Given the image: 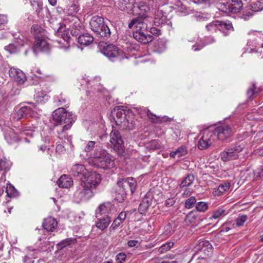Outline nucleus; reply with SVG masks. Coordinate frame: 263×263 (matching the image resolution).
<instances>
[{"instance_id":"2","label":"nucleus","mask_w":263,"mask_h":263,"mask_svg":"<svg viewBox=\"0 0 263 263\" xmlns=\"http://www.w3.org/2000/svg\"><path fill=\"white\" fill-rule=\"evenodd\" d=\"M89 25L91 30L96 34L97 37L101 38L103 40L110 37V29L105 23L102 17L93 16L90 20Z\"/></svg>"},{"instance_id":"64","label":"nucleus","mask_w":263,"mask_h":263,"mask_svg":"<svg viewBox=\"0 0 263 263\" xmlns=\"http://www.w3.org/2000/svg\"><path fill=\"white\" fill-rule=\"evenodd\" d=\"M62 37L63 39V40L65 41H66L67 42V44L69 43V42L70 40V37L68 33L66 31L64 32L62 34Z\"/></svg>"},{"instance_id":"31","label":"nucleus","mask_w":263,"mask_h":263,"mask_svg":"<svg viewBox=\"0 0 263 263\" xmlns=\"http://www.w3.org/2000/svg\"><path fill=\"white\" fill-rule=\"evenodd\" d=\"M135 127L136 121L132 112L130 115H128V118L123 123L121 128L124 130H133L135 128Z\"/></svg>"},{"instance_id":"61","label":"nucleus","mask_w":263,"mask_h":263,"mask_svg":"<svg viewBox=\"0 0 263 263\" xmlns=\"http://www.w3.org/2000/svg\"><path fill=\"white\" fill-rule=\"evenodd\" d=\"M7 17L5 15L0 14V30L2 29V26L7 22Z\"/></svg>"},{"instance_id":"39","label":"nucleus","mask_w":263,"mask_h":263,"mask_svg":"<svg viewBox=\"0 0 263 263\" xmlns=\"http://www.w3.org/2000/svg\"><path fill=\"white\" fill-rule=\"evenodd\" d=\"M6 192L7 194V196L10 198L16 197L18 195V192L17 191L12 184L10 183L7 184Z\"/></svg>"},{"instance_id":"36","label":"nucleus","mask_w":263,"mask_h":263,"mask_svg":"<svg viewBox=\"0 0 263 263\" xmlns=\"http://www.w3.org/2000/svg\"><path fill=\"white\" fill-rule=\"evenodd\" d=\"M256 5V4H253L251 5V8L248 9L243 12L240 16V17L243 19L245 21L249 20L254 15L255 12H257L260 10L259 8H256L255 7Z\"/></svg>"},{"instance_id":"1","label":"nucleus","mask_w":263,"mask_h":263,"mask_svg":"<svg viewBox=\"0 0 263 263\" xmlns=\"http://www.w3.org/2000/svg\"><path fill=\"white\" fill-rule=\"evenodd\" d=\"M148 15L145 14H140L136 17H134L128 23L129 29L135 28L136 30L133 32V37L138 42L146 44L152 42L154 37L144 32L147 29V22L148 19Z\"/></svg>"},{"instance_id":"60","label":"nucleus","mask_w":263,"mask_h":263,"mask_svg":"<svg viewBox=\"0 0 263 263\" xmlns=\"http://www.w3.org/2000/svg\"><path fill=\"white\" fill-rule=\"evenodd\" d=\"M149 32L155 35H159L161 34V31L160 29L156 27H151L149 29Z\"/></svg>"},{"instance_id":"14","label":"nucleus","mask_w":263,"mask_h":263,"mask_svg":"<svg viewBox=\"0 0 263 263\" xmlns=\"http://www.w3.org/2000/svg\"><path fill=\"white\" fill-rule=\"evenodd\" d=\"M117 184L118 187H119V191L122 190L127 194L130 192L131 195L135 192L137 186V181L133 178L130 177L121 179L117 182Z\"/></svg>"},{"instance_id":"10","label":"nucleus","mask_w":263,"mask_h":263,"mask_svg":"<svg viewBox=\"0 0 263 263\" xmlns=\"http://www.w3.org/2000/svg\"><path fill=\"white\" fill-rule=\"evenodd\" d=\"M94 196L93 190L80 183V185L74 194L76 202L87 201Z\"/></svg>"},{"instance_id":"15","label":"nucleus","mask_w":263,"mask_h":263,"mask_svg":"<svg viewBox=\"0 0 263 263\" xmlns=\"http://www.w3.org/2000/svg\"><path fill=\"white\" fill-rule=\"evenodd\" d=\"M29 105L23 106L21 107L15 114L14 118L17 120H20L23 118L33 117L35 116L36 111L35 106L33 104L28 103Z\"/></svg>"},{"instance_id":"20","label":"nucleus","mask_w":263,"mask_h":263,"mask_svg":"<svg viewBox=\"0 0 263 263\" xmlns=\"http://www.w3.org/2000/svg\"><path fill=\"white\" fill-rule=\"evenodd\" d=\"M71 126L72 125H55L58 137L61 140L70 141L71 136L68 135V133Z\"/></svg>"},{"instance_id":"7","label":"nucleus","mask_w":263,"mask_h":263,"mask_svg":"<svg viewBox=\"0 0 263 263\" xmlns=\"http://www.w3.org/2000/svg\"><path fill=\"white\" fill-rule=\"evenodd\" d=\"M235 132L233 125L223 123L216 126L212 133L213 136H216L219 140L224 141L230 138Z\"/></svg>"},{"instance_id":"40","label":"nucleus","mask_w":263,"mask_h":263,"mask_svg":"<svg viewBox=\"0 0 263 263\" xmlns=\"http://www.w3.org/2000/svg\"><path fill=\"white\" fill-rule=\"evenodd\" d=\"M37 251L34 249L31 252H29L23 258V262L24 263H34V259L37 258V256L35 254Z\"/></svg>"},{"instance_id":"50","label":"nucleus","mask_w":263,"mask_h":263,"mask_svg":"<svg viewBox=\"0 0 263 263\" xmlns=\"http://www.w3.org/2000/svg\"><path fill=\"white\" fill-rule=\"evenodd\" d=\"M174 246V243L173 242H169L163 244L160 248L159 251L161 253H163L165 251L170 250L172 247Z\"/></svg>"},{"instance_id":"43","label":"nucleus","mask_w":263,"mask_h":263,"mask_svg":"<svg viewBox=\"0 0 263 263\" xmlns=\"http://www.w3.org/2000/svg\"><path fill=\"white\" fill-rule=\"evenodd\" d=\"M22 46L23 45L20 46H17L14 44H10L8 46H6L5 47V49L6 51H8L11 54L16 53L20 52L21 48L22 47Z\"/></svg>"},{"instance_id":"25","label":"nucleus","mask_w":263,"mask_h":263,"mask_svg":"<svg viewBox=\"0 0 263 263\" xmlns=\"http://www.w3.org/2000/svg\"><path fill=\"white\" fill-rule=\"evenodd\" d=\"M96 217L97 221L96 223V226L101 231L106 229L111 222V216L109 215H96Z\"/></svg>"},{"instance_id":"28","label":"nucleus","mask_w":263,"mask_h":263,"mask_svg":"<svg viewBox=\"0 0 263 263\" xmlns=\"http://www.w3.org/2000/svg\"><path fill=\"white\" fill-rule=\"evenodd\" d=\"M218 30L221 31L224 35H228L230 31H233L232 23L229 21H221L218 20Z\"/></svg>"},{"instance_id":"45","label":"nucleus","mask_w":263,"mask_h":263,"mask_svg":"<svg viewBox=\"0 0 263 263\" xmlns=\"http://www.w3.org/2000/svg\"><path fill=\"white\" fill-rule=\"evenodd\" d=\"M72 241V238H66L65 239L62 240L61 242L57 244L58 249L62 250L65 247L69 246Z\"/></svg>"},{"instance_id":"13","label":"nucleus","mask_w":263,"mask_h":263,"mask_svg":"<svg viewBox=\"0 0 263 263\" xmlns=\"http://www.w3.org/2000/svg\"><path fill=\"white\" fill-rule=\"evenodd\" d=\"M156 204V201L154 198L153 191H149L144 195L138 208V212L141 214H145L148 208Z\"/></svg>"},{"instance_id":"62","label":"nucleus","mask_w":263,"mask_h":263,"mask_svg":"<svg viewBox=\"0 0 263 263\" xmlns=\"http://www.w3.org/2000/svg\"><path fill=\"white\" fill-rule=\"evenodd\" d=\"M8 168V164L6 161L0 160V170H6Z\"/></svg>"},{"instance_id":"52","label":"nucleus","mask_w":263,"mask_h":263,"mask_svg":"<svg viewBox=\"0 0 263 263\" xmlns=\"http://www.w3.org/2000/svg\"><path fill=\"white\" fill-rule=\"evenodd\" d=\"M196 218V215L192 212H190L186 216L185 221L187 223L194 222Z\"/></svg>"},{"instance_id":"4","label":"nucleus","mask_w":263,"mask_h":263,"mask_svg":"<svg viewBox=\"0 0 263 263\" xmlns=\"http://www.w3.org/2000/svg\"><path fill=\"white\" fill-rule=\"evenodd\" d=\"M52 117L55 125H72L74 121V116L72 112L67 111L63 107L55 110L53 112Z\"/></svg>"},{"instance_id":"57","label":"nucleus","mask_w":263,"mask_h":263,"mask_svg":"<svg viewBox=\"0 0 263 263\" xmlns=\"http://www.w3.org/2000/svg\"><path fill=\"white\" fill-rule=\"evenodd\" d=\"M255 89H256L255 85L254 84H253L252 87L249 88L248 89L247 92V95L248 98H250L252 97L255 94V93H256L255 91Z\"/></svg>"},{"instance_id":"26","label":"nucleus","mask_w":263,"mask_h":263,"mask_svg":"<svg viewBox=\"0 0 263 263\" xmlns=\"http://www.w3.org/2000/svg\"><path fill=\"white\" fill-rule=\"evenodd\" d=\"M112 211L114 208L109 203H104L99 206L96 211V215H101V216L109 215L111 216Z\"/></svg>"},{"instance_id":"19","label":"nucleus","mask_w":263,"mask_h":263,"mask_svg":"<svg viewBox=\"0 0 263 263\" xmlns=\"http://www.w3.org/2000/svg\"><path fill=\"white\" fill-rule=\"evenodd\" d=\"M103 149H104L100 146L99 143L92 141H88L84 148V151L87 154L89 153L88 156H89L91 159L96 157L97 153L100 154Z\"/></svg>"},{"instance_id":"33","label":"nucleus","mask_w":263,"mask_h":263,"mask_svg":"<svg viewBox=\"0 0 263 263\" xmlns=\"http://www.w3.org/2000/svg\"><path fill=\"white\" fill-rule=\"evenodd\" d=\"M94 37L89 33H83L79 36L78 42L81 45H89L93 42Z\"/></svg>"},{"instance_id":"34","label":"nucleus","mask_w":263,"mask_h":263,"mask_svg":"<svg viewBox=\"0 0 263 263\" xmlns=\"http://www.w3.org/2000/svg\"><path fill=\"white\" fill-rule=\"evenodd\" d=\"M230 182H224L220 184L218 187L213 189V194L214 196H219L228 191L230 187Z\"/></svg>"},{"instance_id":"55","label":"nucleus","mask_w":263,"mask_h":263,"mask_svg":"<svg viewBox=\"0 0 263 263\" xmlns=\"http://www.w3.org/2000/svg\"><path fill=\"white\" fill-rule=\"evenodd\" d=\"M81 27L79 26L78 27H76V28H73L71 30L70 33L73 36H79L81 33Z\"/></svg>"},{"instance_id":"22","label":"nucleus","mask_w":263,"mask_h":263,"mask_svg":"<svg viewBox=\"0 0 263 263\" xmlns=\"http://www.w3.org/2000/svg\"><path fill=\"white\" fill-rule=\"evenodd\" d=\"M4 137L7 142L12 144L18 142L20 140V136L10 127L4 128Z\"/></svg>"},{"instance_id":"17","label":"nucleus","mask_w":263,"mask_h":263,"mask_svg":"<svg viewBox=\"0 0 263 263\" xmlns=\"http://www.w3.org/2000/svg\"><path fill=\"white\" fill-rule=\"evenodd\" d=\"M35 40L33 43V50L36 53L39 51L48 52L50 50V45L43 37L35 36Z\"/></svg>"},{"instance_id":"54","label":"nucleus","mask_w":263,"mask_h":263,"mask_svg":"<svg viewBox=\"0 0 263 263\" xmlns=\"http://www.w3.org/2000/svg\"><path fill=\"white\" fill-rule=\"evenodd\" d=\"M177 153V157H180L181 156H184L187 153V151L185 146H181L178 148L176 150Z\"/></svg>"},{"instance_id":"3","label":"nucleus","mask_w":263,"mask_h":263,"mask_svg":"<svg viewBox=\"0 0 263 263\" xmlns=\"http://www.w3.org/2000/svg\"><path fill=\"white\" fill-rule=\"evenodd\" d=\"M96 154V157L91 159L92 165L103 170H109L115 166L114 159L105 149Z\"/></svg>"},{"instance_id":"56","label":"nucleus","mask_w":263,"mask_h":263,"mask_svg":"<svg viewBox=\"0 0 263 263\" xmlns=\"http://www.w3.org/2000/svg\"><path fill=\"white\" fill-rule=\"evenodd\" d=\"M247 216L245 215L239 217L236 220V224L238 226H241L247 220Z\"/></svg>"},{"instance_id":"18","label":"nucleus","mask_w":263,"mask_h":263,"mask_svg":"<svg viewBox=\"0 0 263 263\" xmlns=\"http://www.w3.org/2000/svg\"><path fill=\"white\" fill-rule=\"evenodd\" d=\"M213 133L212 132L208 131L204 133L202 137L199 140L198 143V147L200 150H203L209 147L214 142Z\"/></svg>"},{"instance_id":"9","label":"nucleus","mask_w":263,"mask_h":263,"mask_svg":"<svg viewBox=\"0 0 263 263\" xmlns=\"http://www.w3.org/2000/svg\"><path fill=\"white\" fill-rule=\"evenodd\" d=\"M101 180L102 178L100 174L95 171H87L85 175L82 178L81 183L95 190L100 183Z\"/></svg>"},{"instance_id":"42","label":"nucleus","mask_w":263,"mask_h":263,"mask_svg":"<svg viewBox=\"0 0 263 263\" xmlns=\"http://www.w3.org/2000/svg\"><path fill=\"white\" fill-rule=\"evenodd\" d=\"M127 193L124 190H121L119 191V187L117 186L116 191V199L120 203L123 202L126 198Z\"/></svg>"},{"instance_id":"6","label":"nucleus","mask_w":263,"mask_h":263,"mask_svg":"<svg viewBox=\"0 0 263 263\" xmlns=\"http://www.w3.org/2000/svg\"><path fill=\"white\" fill-rule=\"evenodd\" d=\"M244 148V145L240 142L231 145V146L221 152L220 157L223 162L230 161L237 159L239 153Z\"/></svg>"},{"instance_id":"53","label":"nucleus","mask_w":263,"mask_h":263,"mask_svg":"<svg viewBox=\"0 0 263 263\" xmlns=\"http://www.w3.org/2000/svg\"><path fill=\"white\" fill-rule=\"evenodd\" d=\"M126 259V255L124 253H120L116 256V261L118 263H123Z\"/></svg>"},{"instance_id":"49","label":"nucleus","mask_w":263,"mask_h":263,"mask_svg":"<svg viewBox=\"0 0 263 263\" xmlns=\"http://www.w3.org/2000/svg\"><path fill=\"white\" fill-rule=\"evenodd\" d=\"M226 211L222 208H218L213 212L212 218L217 219L222 215H225Z\"/></svg>"},{"instance_id":"38","label":"nucleus","mask_w":263,"mask_h":263,"mask_svg":"<svg viewBox=\"0 0 263 263\" xmlns=\"http://www.w3.org/2000/svg\"><path fill=\"white\" fill-rule=\"evenodd\" d=\"M195 179L194 176L192 174H187L180 184V187L190 186Z\"/></svg>"},{"instance_id":"21","label":"nucleus","mask_w":263,"mask_h":263,"mask_svg":"<svg viewBox=\"0 0 263 263\" xmlns=\"http://www.w3.org/2000/svg\"><path fill=\"white\" fill-rule=\"evenodd\" d=\"M9 73L10 77L17 82L19 85L23 84L27 80L26 75L20 69L11 68L9 71Z\"/></svg>"},{"instance_id":"8","label":"nucleus","mask_w":263,"mask_h":263,"mask_svg":"<svg viewBox=\"0 0 263 263\" xmlns=\"http://www.w3.org/2000/svg\"><path fill=\"white\" fill-rule=\"evenodd\" d=\"M110 144L111 147L116 152L118 155H122L124 153V146L123 140L120 132L113 129L110 134Z\"/></svg>"},{"instance_id":"44","label":"nucleus","mask_w":263,"mask_h":263,"mask_svg":"<svg viewBox=\"0 0 263 263\" xmlns=\"http://www.w3.org/2000/svg\"><path fill=\"white\" fill-rule=\"evenodd\" d=\"M147 147L151 150H156L161 149L162 146L157 140H153L147 144Z\"/></svg>"},{"instance_id":"32","label":"nucleus","mask_w":263,"mask_h":263,"mask_svg":"<svg viewBox=\"0 0 263 263\" xmlns=\"http://www.w3.org/2000/svg\"><path fill=\"white\" fill-rule=\"evenodd\" d=\"M146 112V115L150 121L153 123H161L163 121H168L169 118L167 117H163L160 118L159 116H157L156 115L153 114L149 110H144Z\"/></svg>"},{"instance_id":"37","label":"nucleus","mask_w":263,"mask_h":263,"mask_svg":"<svg viewBox=\"0 0 263 263\" xmlns=\"http://www.w3.org/2000/svg\"><path fill=\"white\" fill-rule=\"evenodd\" d=\"M31 5L33 8L36 11V13L39 17H43L44 14H43V3L40 1H31Z\"/></svg>"},{"instance_id":"46","label":"nucleus","mask_w":263,"mask_h":263,"mask_svg":"<svg viewBox=\"0 0 263 263\" xmlns=\"http://www.w3.org/2000/svg\"><path fill=\"white\" fill-rule=\"evenodd\" d=\"M196 202V198L194 196H192L185 200L184 206L187 209H191L194 206Z\"/></svg>"},{"instance_id":"30","label":"nucleus","mask_w":263,"mask_h":263,"mask_svg":"<svg viewBox=\"0 0 263 263\" xmlns=\"http://www.w3.org/2000/svg\"><path fill=\"white\" fill-rule=\"evenodd\" d=\"M57 184L60 187L68 188L73 184V181L69 176L63 175L58 180Z\"/></svg>"},{"instance_id":"59","label":"nucleus","mask_w":263,"mask_h":263,"mask_svg":"<svg viewBox=\"0 0 263 263\" xmlns=\"http://www.w3.org/2000/svg\"><path fill=\"white\" fill-rule=\"evenodd\" d=\"M55 100L59 102V105H62L66 102V99L63 97L62 94H61L59 96H57L55 98Z\"/></svg>"},{"instance_id":"5","label":"nucleus","mask_w":263,"mask_h":263,"mask_svg":"<svg viewBox=\"0 0 263 263\" xmlns=\"http://www.w3.org/2000/svg\"><path fill=\"white\" fill-rule=\"evenodd\" d=\"M102 53L112 61L123 60L126 63L128 61V58L125 53L112 44H108L104 46L102 49Z\"/></svg>"},{"instance_id":"48","label":"nucleus","mask_w":263,"mask_h":263,"mask_svg":"<svg viewBox=\"0 0 263 263\" xmlns=\"http://www.w3.org/2000/svg\"><path fill=\"white\" fill-rule=\"evenodd\" d=\"M208 204L202 201L198 202L196 205L197 210L201 212H205L208 209Z\"/></svg>"},{"instance_id":"11","label":"nucleus","mask_w":263,"mask_h":263,"mask_svg":"<svg viewBox=\"0 0 263 263\" xmlns=\"http://www.w3.org/2000/svg\"><path fill=\"white\" fill-rule=\"evenodd\" d=\"M242 6L241 0H228L226 3H220L218 9L226 13H236L240 10Z\"/></svg>"},{"instance_id":"24","label":"nucleus","mask_w":263,"mask_h":263,"mask_svg":"<svg viewBox=\"0 0 263 263\" xmlns=\"http://www.w3.org/2000/svg\"><path fill=\"white\" fill-rule=\"evenodd\" d=\"M154 24L155 26H159L163 24H172V22L167 19L166 16L164 15L162 10L158 9L155 12Z\"/></svg>"},{"instance_id":"35","label":"nucleus","mask_w":263,"mask_h":263,"mask_svg":"<svg viewBox=\"0 0 263 263\" xmlns=\"http://www.w3.org/2000/svg\"><path fill=\"white\" fill-rule=\"evenodd\" d=\"M80 6L78 3H74L66 7L64 11L69 15L75 16L80 10Z\"/></svg>"},{"instance_id":"16","label":"nucleus","mask_w":263,"mask_h":263,"mask_svg":"<svg viewBox=\"0 0 263 263\" xmlns=\"http://www.w3.org/2000/svg\"><path fill=\"white\" fill-rule=\"evenodd\" d=\"M196 250L201 252H203L205 256L201 255L197 256V259L201 258L202 263H205L206 261V256H209L213 252V247L210 242L208 240L200 241L196 247Z\"/></svg>"},{"instance_id":"58","label":"nucleus","mask_w":263,"mask_h":263,"mask_svg":"<svg viewBox=\"0 0 263 263\" xmlns=\"http://www.w3.org/2000/svg\"><path fill=\"white\" fill-rule=\"evenodd\" d=\"M123 222H122L120 220L116 218L112 223L110 228L112 230H115L117 229Z\"/></svg>"},{"instance_id":"51","label":"nucleus","mask_w":263,"mask_h":263,"mask_svg":"<svg viewBox=\"0 0 263 263\" xmlns=\"http://www.w3.org/2000/svg\"><path fill=\"white\" fill-rule=\"evenodd\" d=\"M155 46L157 48V51L159 52H163L166 48V44L163 41H158Z\"/></svg>"},{"instance_id":"47","label":"nucleus","mask_w":263,"mask_h":263,"mask_svg":"<svg viewBox=\"0 0 263 263\" xmlns=\"http://www.w3.org/2000/svg\"><path fill=\"white\" fill-rule=\"evenodd\" d=\"M218 20H215L212 21L206 26V29L209 31H216L218 30Z\"/></svg>"},{"instance_id":"63","label":"nucleus","mask_w":263,"mask_h":263,"mask_svg":"<svg viewBox=\"0 0 263 263\" xmlns=\"http://www.w3.org/2000/svg\"><path fill=\"white\" fill-rule=\"evenodd\" d=\"M175 203V200L174 198H169L165 201V205L167 207H171Z\"/></svg>"},{"instance_id":"12","label":"nucleus","mask_w":263,"mask_h":263,"mask_svg":"<svg viewBox=\"0 0 263 263\" xmlns=\"http://www.w3.org/2000/svg\"><path fill=\"white\" fill-rule=\"evenodd\" d=\"M131 113L132 111L124 109L122 106H117L111 111V116L116 125L121 128Z\"/></svg>"},{"instance_id":"23","label":"nucleus","mask_w":263,"mask_h":263,"mask_svg":"<svg viewBox=\"0 0 263 263\" xmlns=\"http://www.w3.org/2000/svg\"><path fill=\"white\" fill-rule=\"evenodd\" d=\"M87 171L84 165L76 164L71 167L70 173L73 176L79 178L81 180Z\"/></svg>"},{"instance_id":"29","label":"nucleus","mask_w":263,"mask_h":263,"mask_svg":"<svg viewBox=\"0 0 263 263\" xmlns=\"http://www.w3.org/2000/svg\"><path fill=\"white\" fill-rule=\"evenodd\" d=\"M58 222L55 219L52 217H48L45 219L42 227L46 232H53L57 227Z\"/></svg>"},{"instance_id":"27","label":"nucleus","mask_w":263,"mask_h":263,"mask_svg":"<svg viewBox=\"0 0 263 263\" xmlns=\"http://www.w3.org/2000/svg\"><path fill=\"white\" fill-rule=\"evenodd\" d=\"M135 4V0H119L118 8L121 11H134Z\"/></svg>"},{"instance_id":"41","label":"nucleus","mask_w":263,"mask_h":263,"mask_svg":"<svg viewBox=\"0 0 263 263\" xmlns=\"http://www.w3.org/2000/svg\"><path fill=\"white\" fill-rule=\"evenodd\" d=\"M136 8L135 9L137 8L139 10L141 11L138 16L140 14H145L147 15L146 13L149 10V7L145 3L143 2H140L138 3H136L135 4Z\"/></svg>"}]
</instances>
